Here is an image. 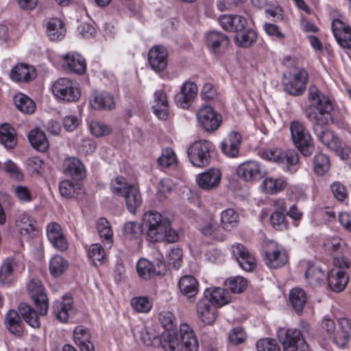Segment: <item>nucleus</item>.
Wrapping results in <instances>:
<instances>
[{"label": "nucleus", "mask_w": 351, "mask_h": 351, "mask_svg": "<svg viewBox=\"0 0 351 351\" xmlns=\"http://www.w3.org/2000/svg\"><path fill=\"white\" fill-rule=\"evenodd\" d=\"M284 88L289 95L293 96L301 95L305 88L308 80V73L304 69L299 70L296 73H284Z\"/></svg>", "instance_id": "obj_10"}, {"label": "nucleus", "mask_w": 351, "mask_h": 351, "mask_svg": "<svg viewBox=\"0 0 351 351\" xmlns=\"http://www.w3.org/2000/svg\"><path fill=\"white\" fill-rule=\"evenodd\" d=\"M201 232L213 239L221 241L224 239V235L219 230V225L214 219H210L200 230Z\"/></svg>", "instance_id": "obj_50"}, {"label": "nucleus", "mask_w": 351, "mask_h": 351, "mask_svg": "<svg viewBox=\"0 0 351 351\" xmlns=\"http://www.w3.org/2000/svg\"><path fill=\"white\" fill-rule=\"evenodd\" d=\"M339 329L335 332L333 341L339 347L343 348L351 337V320L341 318L338 320Z\"/></svg>", "instance_id": "obj_28"}, {"label": "nucleus", "mask_w": 351, "mask_h": 351, "mask_svg": "<svg viewBox=\"0 0 351 351\" xmlns=\"http://www.w3.org/2000/svg\"><path fill=\"white\" fill-rule=\"evenodd\" d=\"M241 136L236 132H231L221 142L222 152L230 158H235L239 155Z\"/></svg>", "instance_id": "obj_24"}, {"label": "nucleus", "mask_w": 351, "mask_h": 351, "mask_svg": "<svg viewBox=\"0 0 351 351\" xmlns=\"http://www.w3.org/2000/svg\"><path fill=\"white\" fill-rule=\"evenodd\" d=\"M198 124L206 132L218 130L222 122L221 115L210 106H202L196 114Z\"/></svg>", "instance_id": "obj_8"}, {"label": "nucleus", "mask_w": 351, "mask_h": 351, "mask_svg": "<svg viewBox=\"0 0 351 351\" xmlns=\"http://www.w3.org/2000/svg\"><path fill=\"white\" fill-rule=\"evenodd\" d=\"M14 103L16 108L23 113L31 114L35 110L34 102L24 94L20 93L16 95Z\"/></svg>", "instance_id": "obj_52"}, {"label": "nucleus", "mask_w": 351, "mask_h": 351, "mask_svg": "<svg viewBox=\"0 0 351 351\" xmlns=\"http://www.w3.org/2000/svg\"><path fill=\"white\" fill-rule=\"evenodd\" d=\"M314 171L317 175L324 174L329 169V159L326 155L318 154L315 156L313 159Z\"/></svg>", "instance_id": "obj_56"}, {"label": "nucleus", "mask_w": 351, "mask_h": 351, "mask_svg": "<svg viewBox=\"0 0 351 351\" xmlns=\"http://www.w3.org/2000/svg\"><path fill=\"white\" fill-rule=\"evenodd\" d=\"M124 234L129 239L138 238L142 233L141 225L137 222L129 221L125 223Z\"/></svg>", "instance_id": "obj_63"}, {"label": "nucleus", "mask_w": 351, "mask_h": 351, "mask_svg": "<svg viewBox=\"0 0 351 351\" xmlns=\"http://www.w3.org/2000/svg\"><path fill=\"white\" fill-rule=\"evenodd\" d=\"M257 351H280L276 341L270 338H265L256 342Z\"/></svg>", "instance_id": "obj_64"}, {"label": "nucleus", "mask_w": 351, "mask_h": 351, "mask_svg": "<svg viewBox=\"0 0 351 351\" xmlns=\"http://www.w3.org/2000/svg\"><path fill=\"white\" fill-rule=\"evenodd\" d=\"M123 197L130 213L134 214L137 208L142 203V197L138 188L132 184L128 191H125Z\"/></svg>", "instance_id": "obj_35"}, {"label": "nucleus", "mask_w": 351, "mask_h": 351, "mask_svg": "<svg viewBox=\"0 0 351 351\" xmlns=\"http://www.w3.org/2000/svg\"><path fill=\"white\" fill-rule=\"evenodd\" d=\"M206 43L209 49L212 52L216 53L221 47H225L228 45L229 39L226 34L221 32L212 31L207 33Z\"/></svg>", "instance_id": "obj_32"}, {"label": "nucleus", "mask_w": 351, "mask_h": 351, "mask_svg": "<svg viewBox=\"0 0 351 351\" xmlns=\"http://www.w3.org/2000/svg\"><path fill=\"white\" fill-rule=\"evenodd\" d=\"M196 310L198 317L205 324L211 325L217 319V308L211 304L208 298L200 299L197 304Z\"/></svg>", "instance_id": "obj_19"}, {"label": "nucleus", "mask_w": 351, "mask_h": 351, "mask_svg": "<svg viewBox=\"0 0 351 351\" xmlns=\"http://www.w3.org/2000/svg\"><path fill=\"white\" fill-rule=\"evenodd\" d=\"M288 182L286 178L280 177L278 178H267L263 182L265 191L271 195L276 194L285 190Z\"/></svg>", "instance_id": "obj_44"}, {"label": "nucleus", "mask_w": 351, "mask_h": 351, "mask_svg": "<svg viewBox=\"0 0 351 351\" xmlns=\"http://www.w3.org/2000/svg\"><path fill=\"white\" fill-rule=\"evenodd\" d=\"M214 149L212 142L206 140L195 141L188 148V156L191 162L197 167L208 166L210 162V152Z\"/></svg>", "instance_id": "obj_5"}, {"label": "nucleus", "mask_w": 351, "mask_h": 351, "mask_svg": "<svg viewBox=\"0 0 351 351\" xmlns=\"http://www.w3.org/2000/svg\"><path fill=\"white\" fill-rule=\"evenodd\" d=\"M291 139L294 145L304 156L311 155L314 145L311 136L303 123L295 120L290 123Z\"/></svg>", "instance_id": "obj_4"}, {"label": "nucleus", "mask_w": 351, "mask_h": 351, "mask_svg": "<svg viewBox=\"0 0 351 351\" xmlns=\"http://www.w3.org/2000/svg\"><path fill=\"white\" fill-rule=\"evenodd\" d=\"M73 341L80 351H95L90 341V334L87 328L78 326L73 330Z\"/></svg>", "instance_id": "obj_25"}, {"label": "nucleus", "mask_w": 351, "mask_h": 351, "mask_svg": "<svg viewBox=\"0 0 351 351\" xmlns=\"http://www.w3.org/2000/svg\"><path fill=\"white\" fill-rule=\"evenodd\" d=\"M159 346L165 351H180V332L178 333L173 330L163 332L160 335Z\"/></svg>", "instance_id": "obj_29"}, {"label": "nucleus", "mask_w": 351, "mask_h": 351, "mask_svg": "<svg viewBox=\"0 0 351 351\" xmlns=\"http://www.w3.org/2000/svg\"><path fill=\"white\" fill-rule=\"evenodd\" d=\"M53 313L60 322H66L73 313L71 299L64 298L62 301H56L53 305Z\"/></svg>", "instance_id": "obj_38"}, {"label": "nucleus", "mask_w": 351, "mask_h": 351, "mask_svg": "<svg viewBox=\"0 0 351 351\" xmlns=\"http://www.w3.org/2000/svg\"><path fill=\"white\" fill-rule=\"evenodd\" d=\"M238 176L246 182H256L263 178L267 173L266 169L256 160H247L237 168Z\"/></svg>", "instance_id": "obj_12"}, {"label": "nucleus", "mask_w": 351, "mask_h": 351, "mask_svg": "<svg viewBox=\"0 0 351 351\" xmlns=\"http://www.w3.org/2000/svg\"><path fill=\"white\" fill-rule=\"evenodd\" d=\"M158 162L162 167L175 166L177 163V158L174 151L169 148L164 149L160 157L158 159Z\"/></svg>", "instance_id": "obj_57"}, {"label": "nucleus", "mask_w": 351, "mask_h": 351, "mask_svg": "<svg viewBox=\"0 0 351 351\" xmlns=\"http://www.w3.org/2000/svg\"><path fill=\"white\" fill-rule=\"evenodd\" d=\"M180 351H197L199 343L193 328L186 323L180 325Z\"/></svg>", "instance_id": "obj_15"}, {"label": "nucleus", "mask_w": 351, "mask_h": 351, "mask_svg": "<svg viewBox=\"0 0 351 351\" xmlns=\"http://www.w3.org/2000/svg\"><path fill=\"white\" fill-rule=\"evenodd\" d=\"M62 66L65 70L76 74H82L86 70L85 59L80 54L72 53L63 55Z\"/></svg>", "instance_id": "obj_20"}, {"label": "nucleus", "mask_w": 351, "mask_h": 351, "mask_svg": "<svg viewBox=\"0 0 351 351\" xmlns=\"http://www.w3.org/2000/svg\"><path fill=\"white\" fill-rule=\"evenodd\" d=\"M28 139L32 146L39 152H44L49 148V143L46 135L39 128L32 130L28 134Z\"/></svg>", "instance_id": "obj_34"}, {"label": "nucleus", "mask_w": 351, "mask_h": 351, "mask_svg": "<svg viewBox=\"0 0 351 351\" xmlns=\"http://www.w3.org/2000/svg\"><path fill=\"white\" fill-rule=\"evenodd\" d=\"M158 321L165 331L173 330L176 326V319L169 311H163L158 314Z\"/></svg>", "instance_id": "obj_58"}, {"label": "nucleus", "mask_w": 351, "mask_h": 351, "mask_svg": "<svg viewBox=\"0 0 351 351\" xmlns=\"http://www.w3.org/2000/svg\"><path fill=\"white\" fill-rule=\"evenodd\" d=\"M27 290L30 298L33 300L37 308L36 313L38 315H46L48 311L49 304L41 281L38 279L32 280L27 285Z\"/></svg>", "instance_id": "obj_11"}, {"label": "nucleus", "mask_w": 351, "mask_h": 351, "mask_svg": "<svg viewBox=\"0 0 351 351\" xmlns=\"http://www.w3.org/2000/svg\"><path fill=\"white\" fill-rule=\"evenodd\" d=\"M47 234L48 239L52 245L59 251H64L68 247L66 239L64 236L61 226L56 223L51 222L47 226Z\"/></svg>", "instance_id": "obj_21"}, {"label": "nucleus", "mask_w": 351, "mask_h": 351, "mask_svg": "<svg viewBox=\"0 0 351 351\" xmlns=\"http://www.w3.org/2000/svg\"><path fill=\"white\" fill-rule=\"evenodd\" d=\"M305 278L310 286L317 287L320 286L324 280L325 274L320 267L311 265L306 271Z\"/></svg>", "instance_id": "obj_43"}, {"label": "nucleus", "mask_w": 351, "mask_h": 351, "mask_svg": "<svg viewBox=\"0 0 351 351\" xmlns=\"http://www.w3.org/2000/svg\"><path fill=\"white\" fill-rule=\"evenodd\" d=\"M141 339L147 346L158 347L160 336L156 335L152 330H149L147 328H143L141 330Z\"/></svg>", "instance_id": "obj_62"}, {"label": "nucleus", "mask_w": 351, "mask_h": 351, "mask_svg": "<svg viewBox=\"0 0 351 351\" xmlns=\"http://www.w3.org/2000/svg\"><path fill=\"white\" fill-rule=\"evenodd\" d=\"M277 336L284 351H306L308 349V346L300 330L280 328L277 331Z\"/></svg>", "instance_id": "obj_6"}, {"label": "nucleus", "mask_w": 351, "mask_h": 351, "mask_svg": "<svg viewBox=\"0 0 351 351\" xmlns=\"http://www.w3.org/2000/svg\"><path fill=\"white\" fill-rule=\"evenodd\" d=\"M308 99L309 104L304 110L305 117L312 123L313 130L317 138L326 146L331 147L335 138L327 125L332 121V104L315 86L309 87Z\"/></svg>", "instance_id": "obj_1"}, {"label": "nucleus", "mask_w": 351, "mask_h": 351, "mask_svg": "<svg viewBox=\"0 0 351 351\" xmlns=\"http://www.w3.org/2000/svg\"><path fill=\"white\" fill-rule=\"evenodd\" d=\"M289 302L298 314L302 313L307 302V297L303 289L293 288L289 294Z\"/></svg>", "instance_id": "obj_42"}, {"label": "nucleus", "mask_w": 351, "mask_h": 351, "mask_svg": "<svg viewBox=\"0 0 351 351\" xmlns=\"http://www.w3.org/2000/svg\"><path fill=\"white\" fill-rule=\"evenodd\" d=\"M239 215L232 208L223 210L221 213V225L222 228L226 231H230L239 223Z\"/></svg>", "instance_id": "obj_45"}, {"label": "nucleus", "mask_w": 351, "mask_h": 351, "mask_svg": "<svg viewBox=\"0 0 351 351\" xmlns=\"http://www.w3.org/2000/svg\"><path fill=\"white\" fill-rule=\"evenodd\" d=\"M90 104L93 108L99 110H111L115 107L114 97L108 93H95Z\"/></svg>", "instance_id": "obj_39"}, {"label": "nucleus", "mask_w": 351, "mask_h": 351, "mask_svg": "<svg viewBox=\"0 0 351 351\" xmlns=\"http://www.w3.org/2000/svg\"><path fill=\"white\" fill-rule=\"evenodd\" d=\"M69 263L62 256L56 255L49 261V271L53 277H58L68 269Z\"/></svg>", "instance_id": "obj_48"}, {"label": "nucleus", "mask_w": 351, "mask_h": 351, "mask_svg": "<svg viewBox=\"0 0 351 351\" xmlns=\"http://www.w3.org/2000/svg\"><path fill=\"white\" fill-rule=\"evenodd\" d=\"M10 76L16 82H27L36 77L35 69L25 64H18L12 69Z\"/></svg>", "instance_id": "obj_31"}, {"label": "nucleus", "mask_w": 351, "mask_h": 351, "mask_svg": "<svg viewBox=\"0 0 351 351\" xmlns=\"http://www.w3.org/2000/svg\"><path fill=\"white\" fill-rule=\"evenodd\" d=\"M82 190L80 184L75 185L70 180H63L59 184V191L65 198H72L75 194H79Z\"/></svg>", "instance_id": "obj_51"}, {"label": "nucleus", "mask_w": 351, "mask_h": 351, "mask_svg": "<svg viewBox=\"0 0 351 351\" xmlns=\"http://www.w3.org/2000/svg\"><path fill=\"white\" fill-rule=\"evenodd\" d=\"M55 97L66 101H75L80 97V90L76 82L66 77L58 79L52 85Z\"/></svg>", "instance_id": "obj_7"}, {"label": "nucleus", "mask_w": 351, "mask_h": 351, "mask_svg": "<svg viewBox=\"0 0 351 351\" xmlns=\"http://www.w3.org/2000/svg\"><path fill=\"white\" fill-rule=\"evenodd\" d=\"M131 305L135 311L140 313H148L152 307V302L147 297L132 298Z\"/></svg>", "instance_id": "obj_61"}, {"label": "nucleus", "mask_w": 351, "mask_h": 351, "mask_svg": "<svg viewBox=\"0 0 351 351\" xmlns=\"http://www.w3.org/2000/svg\"><path fill=\"white\" fill-rule=\"evenodd\" d=\"M154 114L160 119H166L169 112V102L166 93L163 90H158L154 93Z\"/></svg>", "instance_id": "obj_30"}, {"label": "nucleus", "mask_w": 351, "mask_h": 351, "mask_svg": "<svg viewBox=\"0 0 351 351\" xmlns=\"http://www.w3.org/2000/svg\"><path fill=\"white\" fill-rule=\"evenodd\" d=\"M89 129L91 134L97 138L109 135L112 132L110 125L99 121H91L89 124Z\"/></svg>", "instance_id": "obj_53"}, {"label": "nucleus", "mask_w": 351, "mask_h": 351, "mask_svg": "<svg viewBox=\"0 0 351 351\" xmlns=\"http://www.w3.org/2000/svg\"><path fill=\"white\" fill-rule=\"evenodd\" d=\"M96 228L104 245L110 248L113 243V232L110 222L105 218H99Z\"/></svg>", "instance_id": "obj_37"}, {"label": "nucleus", "mask_w": 351, "mask_h": 351, "mask_svg": "<svg viewBox=\"0 0 351 351\" xmlns=\"http://www.w3.org/2000/svg\"><path fill=\"white\" fill-rule=\"evenodd\" d=\"M16 226L21 234L30 235L34 231L33 220L25 214L19 216L16 220Z\"/></svg>", "instance_id": "obj_55"}, {"label": "nucleus", "mask_w": 351, "mask_h": 351, "mask_svg": "<svg viewBox=\"0 0 351 351\" xmlns=\"http://www.w3.org/2000/svg\"><path fill=\"white\" fill-rule=\"evenodd\" d=\"M19 269L17 260L12 257L5 258L0 267V282L5 285L10 284L14 280V272Z\"/></svg>", "instance_id": "obj_27"}, {"label": "nucleus", "mask_w": 351, "mask_h": 351, "mask_svg": "<svg viewBox=\"0 0 351 351\" xmlns=\"http://www.w3.org/2000/svg\"><path fill=\"white\" fill-rule=\"evenodd\" d=\"M323 246L326 251L330 253L347 254L349 252V247L346 242L338 237L326 239Z\"/></svg>", "instance_id": "obj_41"}, {"label": "nucleus", "mask_w": 351, "mask_h": 351, "mask_svg": "<svg viewBox=\"0 0 351 351\" xmlns=\"http://www.w3.org/2000/svg\"><path fill=\"white\" fill-rule=\"evenodd\" d=\"M263 258L265 265L273 269L281 267L288 262V255L286 251L281 247L265 250L263 254Z\"/></svg>", "instance_id": "obj_22"}, {"label": "nucleus", "mask_w": 351, "mask_h": 351, "mask_svg": "<svg viewBox=\"0 0 351 351\" xmlns=\"http://www.w3.org/2000/svg\"><path fill=\"white\" fill-rule=\"evenodd\" d=\"M144 225L147 228V239L152 242L165 240L167 228L170 221L156 211L146 213L143 217Z\"/></svg>", "instance_id": "obj_3"}, {"label": "nucleus", "mask_w": 351, "mask_h": 351, "mask_svg": "<svg viewBox=\"0 0 351 351\" xmlns=\"http://www.w3.org/2000/svg\"><path fill=\"white\" fill-rule=\"evenodd\" d=\"M218 21L226 31L238 33L244 30L247 25L246 19L238 14H223L219 16Z\"/></svg>", "instance_id": "obj_18"}, {"label": "nucleus", "mask_w": 351, "mask_h": 351, "mask_svg": "<svg viewBox=\"0 0 351 351\" xmlns=\"http://www.w3.org/2000/svg\"><path fill=\"white\" fill-rule=\"evenodd\" d=\"M221 180V173L219 169L211 168L197 176L196 182L198 186L204 190L215 189Z\"/></svg>", "instance_id": "obj_16"}, {"label": "nucleus", "mask_w": 351, "mask_h": 351, "mask_svg": "<svg viewBox=\"0 0 351 351\" xmlns=\"http://www.w3.org/2000/svg\"><path fill=\"white\" fill-rule=\"evenodd\" d=\"M262 157L280 165H285L287 171H291V167L295 165L299 160L297 152L293 149L285 152L278 149H267L263 152Z\"/></svg>", "instance_id": "obj_9"}, {"label": "nucleus", "mask_w": 351, "mask_h": 351, "mask_svg": "<svg viewBox=\"0 0 351 351\" xmlns=\"http://www.w3.org/2000/svg\"><path fill=\"white\" fill-rule=\"evenodd\" d=\"M66 33L64 24L60 19H51L47 25V34L51 40H62Z\"/></svg>", "instance_id": "obj_36"}, {"label": "nucleus", "mask_w": 351, "mask_h": 351, "mask_svg": "<svg viewBox=\"0 0 351 351\" xmlns=\"http://www.w3.org/2000/svg\"><path fill=\"white\" fill-rule=\"evenodd\" d=\"M328 284L335 292L342 291L348 282V276L346 271L339 269H332L328 274Z\"/></svg>", "instance_id": "obj_26"}, {"label": "nucleus", "mask_w": 351, "mask_h": 351, "mask_svg": "<svg viewBox=\"0 0 351 351\" xmlns=\"http://www.w3.org/2000/svg\"><path fill=\"white\" fill-rule=\"evenodd\" d=\"M206 298L215 306H222L230 302V296L223 288L215 287L212 291L207 289L205 292Z\"/></svg>", "instance_id": "obj_40"}, {"label": "nucleus", "mask_w": 351, "mask_h": 351, "mask_svg": "<svg viewBox=\"0 0 351 351\" xmlns=\"http://www.w3.org/2000/svg\"><path fill=\"white\" fill-rule=\"evenodd\" d=\"M63 172L76 180H81L86 176V169L82 162L75 157H68L62 164Z\"/></svg>", "instance_id": "obj_23"}, {"label": "nucleus", "mask_w": 351, "mask_h": 351, "mask_svg": "<svg viewBox=\"0 0 351 351\" xmlns=\"http://www.w3.org/2000/svg\"><path fill=\"white\" fill-rule=\"evenodd\" d=\"M88 256L95 265L97 261L102 263L106 259V252L99 243H94L90 245Z\"/></svg>", "instance_id": "obj_59"}, {"label": "nucleus", "mask_w": 351, "mask_h": 351, "mask_svg": "<svg viewBox=\"0 0 351 351\" xmlns=\"http://www.w3.org/2000/svg\"><path fill=\"white\" fill-rule=\"evenodd\" d=\"M168 53L164 47H153L148 53V62L151 68L156 72H161L167 66Z\"/></svg>", "instance_id": "obj_17"}, {"label": "nucleus", "mask_w": 351, "mask_h": 351, "mask_svg": "<svg viewBox=\"0 0 351 351\" xmlns=\"http://www.w3.org/2000/svg\"><path fill=\"white\" fill-rule=\"evenodd\" d=\"M178 287L182 294L188 298H193L198 292L197 280L191 275L180 278Z\"/></svg>", "instance_id": "obj_33"}, {"label": "nucleus", "mask_w": 351, "mask_h": 351, "mask_svg": "<svg viewBox=\"0 0 351 351\" xmlns=\"http://www.w3.org/2000/svg\"><path fill=\"white\" fill-rule=\"evenodd\" d=\"M197 86L191 82H185L180 88V90L175 96V101L178 106L186 109L188 108L197 97Z\"/></svg>", "instance_id": "obj_14"}, {"label": "nucleus", "mask_w": 351, "mask_h": 351, "mask_svg": "<svg viewBox=\"0 0 351 351\" xmlns=\"http://www.w3.org/2000/svg\"><path fill=\"white\" fill-rule=\"evenodd\" d=\"M132 184L126 182L123 177H117L110 182L112 192L117 195L123 196Z\"/></svg>", "instance_id": "obj_60"}, {"label": "nucleus", "mask_w": 351, "mask_h": 351, "mask_svg": "<svg viewBox=\"0 0 351 351\" xmlns=\"http://www.w3.org/2000/svg\"><path fill=\"white\" fill-rule=\"evenodd\" d=\"M257 34L253 29H244L238 32L234 36V41L237 46L241 47H249L256 40Z\"/></svg>", "instance_id": "obj_47"}, {"label": "nucleus", "mask_w": 351, "mask_h": 351, "mask_svg": "<svg viewBox=\"0 0 351 351\" xmlns=\"http://www.w3.org/2000/svg\"><path fill=\"white\" fill-rule=\"evenodd\" d=\"M21 317L31 327L40 328L39 315L29 305L21 302L18 306V311L10 310L5 316V325L7 329L16 336H21L23 332V324Z\"/></svg>", "instance_id": "obj_2"}, {"label": "nucleus", "mask_w": 351, "mask_h": 351, "mask_svg": "<svg viewBox=\"0 0 351 351\" xmlns=\"http://www.w3.org/2000/svg\"><path fill=\"white\" fill-rule=\"evenodd\" d=\"M226 286L234 293H242L247 287V280L241 276L230 277L225 282Z\"/></svg>", "instance_id": "obj_54"}, {"label": "nucleus", "mask_w": 351, "mask_h": 351, "mask_svg": "<svg viewBox=\"0 0 351 351\" xmlns=\"http://www.w3.org/2000/svg\"><path fill=\"white\" fill-rule=\"evenodd\" d=\"M15 130L8 123L0 126V143L6 148L12 149L16 144Z\"/></svg>", "instance_id": "obj_46"}, {"label": "nucleus", "mask_w": 351, "mask_h": 351, "mask_svg": "<svg viewBox=\"0 0 351 351\" xmlns=\"http://www.w3.org/2000/svg\"><path fill=\"white\" fill-rule=\"evenodd\" d=\"M136 271L138 276L144 280L150 279L157 274L154 265L146 259H140L138 261Z\"/></svg>", "instance_id": "obj_49"}, {"label": "nucleus", "mask_w": 351, "mask_h": 351, "mask_svg": "<svg viewBox=\"0 0 351 351\" xmlns=\"http://www.w3.org/2000/svg\"><path fill=\"white\" fill-rule=\"evenodd\" d=\"M232 252L239 266L246 271H252L256 267L254 256L243 244L236 243L232 246Z\"/></svg>", "instance_id": "obj_13"}]
</instances>
